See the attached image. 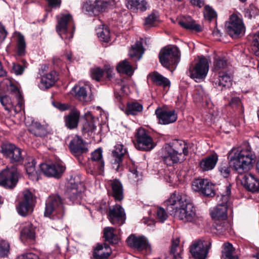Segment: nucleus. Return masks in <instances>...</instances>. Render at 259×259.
<instances>
[{
    "label": "nucleus",
    "mask_w": 259,
    "mask_h": 259,
    "mask_svg": "<svg viewBox=\"0 0 259 259\" xmlns=\"http://www.w3.org/2000/svg\"><path fill=\"white\" fill-rule=\"evenodd\" d=\"M111 253L109 246L106 244H98L94 249V259H108Z\"/></svg>",
    "instance_id": "b1692460"
},
{
    "label": "nucleus",
    "mask_w": 259,
    "mask_h": 259,
    "mask_svg": "<svg viewBox=\"0 0 259 259\" xmlns=\"http://www.w3.org/2000/svg\"><path fill=\"white\" fill-rule=\"evenodd\" d=\"M80 117V112L77 110L72 111L65 118V125L69 129H73L77 126Z\"/></svg>",
    "instance_id": "c756f323"
},
{
    "label": "nucleus",
    "mask_w": 259,
    "mask_h": 259,
    "mask_svg": "<svg viewBox=\"0 0 259 259\" xmlns=\"http://www.w3.org/2000/svg\"><path fill=\"white\" fill-rule=\"evenodd\" d=\"M113 68L108 65H105L104 70L101 69L99 67L95 68L91 70V76L94 79L99 81L103 75L104 72L107 74L108 78H111L113 76Z\"/></svg>",
    "instance_id": "c85d7f7f"
},
{
    "label": "nucleus",
    "mask_w": 259,
    "mask_h": 259,
    "mask_svg": "<svg viewBox=\"0 0 259 259\" xmlns=\"http://www.w3.org/2000/svg\"><path fill=\"white\" fill-rule=\"evenodd\" d=\"M95 4L97 15L100 12L105 11L110 6L109 2L106 0H96Z\"/></svg>",
    "instance_id": "8fccbe9b"
},
{
    "label": "nucleus",
    "mask_w": 259,
    "mask_h": 259,
    "mask_svg": "<svg viewBox=\"0 0 259 259\" xmlns=\"http://www.w3.org/2000/svg\"><path fill=\"white\" fill-rule=\"evenodd\" d=\"M21 234L26 238L33 239L35 236L34 228L31 223H25L22 229Z\"/></svg>",
    "instance_id": "79ce46f5"
},
{
    "label": "nucleus",
    "mask_w": 259,
    "mask_h": 259,
    "mask_svg": "<svg viewBox=\"0 0 259 259\" xmlns=\"http://www.w3.org/2000/svg\"><path fill=\"white\" fill-rule=\"evenodd\" d=\"M252 45L254 54L256 56H259V30L253 36Z\"/></svg>",
    "instance_id": "5fc2aeb1"
},
{
    "label": "nucleus",
    "mask_w": 259,
    "mask_h": 259,
    "mask_svg": "<svg viewBox=\"0 0 259 259\" xmlns=\"http://www.w3.org/2000/svg\"><path fill=\"white\" fill-rule=\"evenodd\" d=\"M17 54L19 56H23L25 54L26 43L24 36L20 33H17Z\"/></svg>",
    "instance_id": "de8ad7c7"
},
{
    "label": "nucleus",
    "mask_w": 259,
    "mask_h": 259,
    "mask_svg": "<svg viewBox=\"0 0 259 259\" xmlns=\"http://www.w3.org/2000/svg\"><path fill=\"white\" fill-rule=\"evenodd\" d=\"M126 6L128 9L133 11L138 9L141 11H144L147 9V2L145 0H128L126 3Z\"/></svg>",
    "instance_id": "e433bc0d"
},
{
    "label": "nucleus",
    "mask_w": 259,
    "mask_h": 259,
    "mask_svg": "<svg viewBox=\"0 0 259 259\" xmlns=\"http://www.w3.org/2000/svg\"><path fill=\"white\" fill-rule=\"evenodd\" d=\"M230 194V186H228L226 188V194L218 197L219 204L211 211L210 214L213 219L218 221H224L227 219V210Z\"/></svg>",
    "instance_id": "423d86ee"
},
{
    "label": "nucleus",
    "mask_w": 259,
    "mask_h": 259,
    "mask_svg": "<svg viewBox=\"0 0 259 259\" xmlns=\"http://www.w3.org/2000/svg\"><path fill=\"white\" fill-rule=\"evenodd\" d=\"M0 88L6 89L8 93L15 97L17 101V105L14 106V101L9 95H4L0 93V102L5 109L10 114L13 115L20 111L23 106V99L20 91L14 81L10 79L5 78L0 83Z\"/></svg>",
    "instance_id": "7ed1b4c3"
},
{
    "label": "nucleus",
    "mask_w": 259,
    "mask_h": 259,
    "mask_svg": "<svg viewBox=\"0 0 259 259\" xmlns=\"http://www.w3.org/2000/svg\"><path fill=\"white\" fill-rule=\"evenodd\" d=\"M63 208L60 197L59 196L49 197L46 201L45 215L49 217L53 213L61 214Z\"/></svg>",
    "instance_id": "4468645a"
},
{
    "label": "nucleus",
    "mask_w": 259,
    "mask_h": 259,
    "mask_svg": "<svg viewBox=\"0 0 259 259\" xmlns=\"http://www.w3.org/2000/svg\"><path fill=\"white\" fill-rule=\"evenodd\" d=\"M71 93L83 103L90 102L93 99L92 94L88 93L84 87L75 86L72 88Z\"/></svg>",
    "instance_id": "5701e85b"
},
{
    "label": "nucleus",
    "mask_w": 259,
    "mask_h": 259,
    "mask_svg": "<svg viewBox=\"0 0 259 259\" xmlns=\"http://www.w3.org/2000/svg\"><path fill=\"white\" fill-rule=\"evenodd\" d=\"M23 63H24V62H25V61H23ZM27 67V63L26 61V66L25 65L22 66L19 64H16V63H13L12 69H13L14 73L16 75H21L23 72L25 68H26Z\"/></svg>",
    "instance_id": "052dcab7"
},
{
    "label": "nucleus",
    "mask_w": 259,
    "mask_h": 259,
    "mask_svg": "<svg viewBox=\"0 0 259 259\" xmlns=\"http://www.w3.org/2000/svg\"><path fill=\"white\" fill-rule=\"evenodd\" d=\"M56 31L65 41L73 37L75 28L72 24V16L69 14H60L57 16Z\"/></svg>",
    "instance_id": "20e7f679"
},
{
    "label": "nucleus",
    "mask_w": 259,
    "mask_h": 259,
    "mask_svg": "<svg viewBox=\"0 0 259 259\" xmlns=\"http://www.w3.org/2000/svg\"><path fill=\"white\" fill-rule=\"evenodd\" d=\"M116 69L118 72L128 75H132L134 72L132 65L126 60L119 62L117 65Z\"/></svg>",
    "instance_id": "58836bf2"
},
{
    "label": "nucleus",
    "mask_w": 259,
    "mask_h": 259,
    "mask_svg": "<svg viewBox=\"0 0 259 259\" xmlns=\"http://www.w3.org/2000/svg\"><path fill=\"white\" fill-rule=\"evenodd\" d=\"M104 169V161L101 149L95 150L92 153L91 160L88 164L87 172L93 176L102 175Z\"/></svg>",
    "instance_id": "6e6552de"
},
{
    "label": "nucleus",
    "mask_w": 259,
    "mask_h": 259,
    "mask_svg": "<svg viewBox=\"0 0 259 259\" xmlns=\"http://www.w3.org/2000/svg\"><path fill=\"white\" fill-rule=\"evenodd\" d=\"M9 244L6 241L0 242V257H4L8 255L9 252Z\"/></svg>",
    "instance_id": "bf43d9fd"
},
{
    "label": "nucleus",
    "mask_w": 259,
    "mask_h": 259,
    "mask_svg": "<svg viewBox=\"0 0 259 259\" xmlns=\"http://www.w3.org/2000/svg\"><path fill=\"white\" fill-rule=\"evenodd\" d=\"M180 58V50L175 46L164 47L159 54L160 63L166 68H168L171 65L177 64L179 62Z\"/></svg>",
    "instance_id": "39448f33"
},
{
    "label": "nucleus",
    "mask_w": 259,
    "mask_h": 259,
    "mask_svg": "<svg viewBox=\"0 0 259 259\" xmlns=\"http://www.w3.org/2000/svg\"><path fill=\"white\" fill-rule=\"evenodd\" d=\"M1 152L12 163L21 162L23 159L21 149L11 143L3 144L1 146Z\"/></svg>",
    "instance_id": "9d476101"
},
{
    "label": "nucleus",
    "mask_w": 259,
    "mask_h": 259,
    "mask_svg": "<svg viewBox=\"0 0 259 259\" xmlns=\"http://www.w3.org/2000/svg\"><path fill=\"white\" fill-rule=\"evenodd\" d=\"M76 184H74L70 189L68 190L69 199L73 203H77L80 197V193L77 190Z\"/></svg>",
    "instance_id": "3c124183"
},
{
    "label": "nucleus",
    "mask_w": 259,
    "mask_h": 259,
    "mask_svg": "<svg viewBox=\"0 0 259 259\" xmlns=\"http://www.w3.org/2000/svg\"><path fill=\"white\" fill-rule=\"evenodd\" d=\"M171 149L176 152L178 155L184 159L185 156L188 154V147L184 141L182 140H175L171 145Z\"/></svg>",
    "instance_id": "7c9ffc66"
},
{
    "label": "nucleus",
    "mask_w": 259,
    "mask_h": 259,
    "mask_svg": "<svg viewBox=\"0 0 259 259\" xmlns=\"http://www.w3.org/2000/svg\"><path fill=\"white\" fill-rule=\"evenodd\" d=\"M83 9L85 10L86 12H88L90 15H97V13L96 12L95 9V2H86L83 6Z\"/></svg>",
    "instance_id": "6e6d98bb"
},
{
    "label": "nucleus",
    "mask_w": 259,
    "mask_h": 259,
    "mask_svg": "<svg viewBox=\"0 0 259 259\" xmlns=\"http://www.w3.org/2000/svg\"><path fill=\"white\" fill-rule=\"evenodd\" d=\"M17 259H39V258L37 255L29 252L19 256Z\"/></svg>",
    "instance_id": "69168bd1"
},
{
    "label": "nucleus",
    "mask_w": 259,
    "mask_h": 259,
    "mask_svg": "<svg viewBox=\"0 0 259 259\" xmlns=\"http://www.w3.org/2000/svg\"><path fill=\"white\" fill-rule=\"evenodd\" d=\"M178 246V242L177 241H174L172 244L170 249V253L173 255L174 258L175 259L181 258L180 254L177 252Z\"/></svg>",
    "instance_id": "0e129e2a"
},
{
    "label": "nucleus",
    "mask_w": 259,
    "mask_h": 259,
    "mask_svg": "<svg viewBox=\"0 0 259 259\" xmlns=\"http://www.w3.org/2000/svg\"><path fill=\"white\" fill-rule=\"evenodd\" d=\"M156 217L159 222H163L167 219L168 215L164 209L159 207L156 211Z\"/></svg>",
    "instance_id": "680f3d73"
},
{
    "label": "nucleus",
    "mask_w": 259,
    "mask_h": 259,
    "mask_svg": "<svg viewBox=\"0 0 259 259\" xmlns=\"http://www.w3.org/2000/svg\"><path fill=\"white\" fill-rule=\"evenodd\" d=\"M161 158L167 165H171L174 163L180 162L183 160L182 157L177 154L171 149L170 144H166L164 148L162 149Z\"/></svg>",
    "instance_id": "dca6fc26"
},
{
    "label": "nucleus",
    "mask_w": 259,
    "mask_h": 259,
    "mask_svg": "<svg viewBox=\"0 0 259 259\" xmlns=\"http://www.w3.org/2000/svg\"><path fill=\"white\" fill-rule=\"evenodd\" d=\"M35 200L33 194L28 189L25 190L23 191V199L22 201L26 202L27 203L33 205L34 201Z\"/></svg>",
    "instance_id": "864d4df0"
},
{
    "label": "nucleus",
    "mask_w": 259,
    "mask_h": 259,
    "mask_svg": "<svg viewBox=\"0 0 259 259\" xmlns=\"http://www.w3.org/2000/svg\"><path fill=\"white\" fill-rule=\"evenodd\" d=\"M258 15L259 9L253 5H250L245 11V17L250 19Z\"/></svg>",
    "instance_id": "603ef678"
},
{
    "label": "nucleus",
    "mask_w": 259,
    "mask_h": 259,
    "mask_svg": "<svg viewBox=\"0 0 259 259\" xmlns=\"http://www.w3.org/2000/svg\"><path fill=\"white\" fill-rule=\"evenodd\" d=\"M144 53L142 43L141 41H137L129 50V56L136 60H139Z\"/></svg>",
    "instance_id": "72a5a7b5"
},
{
    "label": "nucleus",
    "mask_w": 259,
    "mask_h": 259,
    "mask_svg": "<svg viewBox=\"0 0 259 259\" xmlns=\"http://www.w3.org/2000/svg\"><path fill=\"white\" fill-rule=\"evenodd\" d=\"M219 170L224 178H227L230 174V168L226 163H222L219 167Z\"/></svg>",
    "instance_id": "e2e57ef3"
},
{
    "label": "nucleus",
    "mask_w": 259,
    "mask_h": 259,
    "mask_svg": "<svg viewBox=\"0 0 259 259\" xmlns=\"http://www.w3.org/2000/svg\"><path fill=\"white\" fill-rule=\"evenodd\" d=\"M235 253V249L232 245L229 243L224 244V250L222 252V257L224 258Z\"/></svg>",
    "instance_id": "4d7b16f0"
},
{
    "label": "nucleus",
    "mask_w": 259,
    "mask_h": 259,
    "mask_svg": "<svg viewBox=\"0 0 259 259\" xmlns=\"http://www.w3.org/2000/svg\"><path fill=\"white\" fill-rule=\"evenodd\" d=\"M243 186L249 191L253 193L259 191V179L251 174H245L241 181Z\"/></svg>",
    "instance_id": "412c9836"
},
{
    "label": "nucleus",
    "mask_w": 259,
    "mask_h": 259,
    "mask_svg": "<svg viewBox=\"0 0 259 259\" xmlns=\"http://www.w3.org/2000/svg\"><path fill=\"white\" fill-rule=\"evenodd\" d=\"M18 180V174L15 167L7 168L0 172V185L5 188L14 187Z\"/></svg>",
    "instance_id": "9b49d317"
},
{
    "label": "nucleus",
    "mask_w": 259,
    "mask_h": 259,
    "mask_svg": "<svg viewBox=\"0 0 259 259\" xmlns=\"http://www.w3.org/2000/svg\"><path fill=\"white\" fill-rule=\"evenodd\" d=\"M108 218L113 225L120 226L123 224L125 220L124 209L119 205L113 206L109 209Z\"/></svg>",
    "instance_id": "2eb2a0df"
},
{
    "label": "nucleus",
    "mask_w": 259,
    "mask_h": 259,
    "mask_svg": "<svg viewBox=\"0 0 259 259\" xmlns=\"http://www.w3.org/2000/svg\"><path fill=\"white\" fill-rule=\"evenodd\" d=\"M209 243L198 241L191 246L190 252L192 256L197 259H205L209 249Z\"/></svg>",
    "instance_id": "f3484780"
},
{
    "label": "nucleus",
    "mask_w": 259,
    "mask_h": 259,
    "mask_svg": "<svg viewBox=\"0 0 259 259\" xmlns=\"http://www.w3.org/2000/svg\"><path fill=\"white\" fill-rule=\"evenodd\" d=\"M27 162L25 164V169L27 174L31 177L34 176L36 175L35 170V160L31 157L27 158Z\"/></svg>",
    "instance_id": "09e8293b"
},
{
    "label": "nucleus",
    "mask_w": 259,
    "mask_h": 259,
    "mask_svg": "<svg viewBox=\"0 0 259 259\" xmlns=\"http://www.w3.org/2000/svg\"><path fill=\"white\" fill-rule=\"evenodd\" d=\"M57 79L56 72L51 71L42 77L39 87L43 90L48 89L54 84Z\"/></svg>",
    "instance_id": "cd10ccee"
},
{
    "label": "nucleus",
    "mask_w": 259,
    "mask_h": 259,
    "mask_svg": "<svg viewBox=\"0 0 259 259\" xmlns=\"http://www.w3.org/2000/svg\"><path fill=\"white\" fill-rule=\"evenodd\" d=\"M50 7L53 8L60 7L61 4V0H46Z\"/></svg>",
    "instance_id": "338daca9"
},
{
    "label": "nucleus",
    "mask_w": 259,
    "mask_h": 259,
    "mask_svg": "<svg viewBox=\"0 0 259 259\" xmlns=\"http://www.w3.org/2000/svg\"><path fill=\"white\" fill-rule=\"evenodd\" d=\"M97 35L101 41L108 42L110 40V32L108 28L103 25L100 26L96 29Z\"/></svg>",
    "instance_id": "ea45409f"
},
{
    "label": "nucleus",
    "mask_w": 259,
    "mask_h": 259,
    "mask_svg": "<svg viewBox=\"0 0 259 259\" xmlns=\"http://www.w3.org/2000/svg\"><path fill=\"white\" fill-rule=\"evenodd\" d=\"M17 210L20 215L25 217L33 211V205L21 201L17 206Z\"/></svg>",
    "instance_id": "a19ab883"
},
{
    "label": "nucleus",
    "mask_w": 259,
    "mask_h": 259,
    "mask_svg": "<svg viewBox=\"0 0 259 259\" xmlns=\"http://www.w3.org/2000/svg\"><path fill=\"white\" fill-rule=\"evenodd\" d=\"M126 242L129 246L138 251L150 250V246L147 239L144 237H137L135 235H132L127 238Z\"/></svg>",
    "instance_id": "6ab92c4d"
},
{
    "label": "nucleus",
    "mask_w": 259,
    "mask_h": 259,
    "mask_svg": "<svg viewBox=\"0 0 259 259\" xmlns=\"http://www.w3.org/2000/svg\"><path fill=\"white\" fill-rule=\"evenodd\" d=\"M215 84L217 87L221 88H229L232 85V79L231 76L226 72L219 73L218 78L215 81Z\"/></svg>",
    "instance_id": "473e14b6"
},
{
    "label": "nucleus",
    "mask_w": 259,
    "mask_h": 259,
    "mask_svg": "<svg viewBox=\"0 0 259 259\" xmlns=\"http://www.w3.org/2000/svg\"><path fill=\"white\" fill-rule=\"evenodd\" d=\"M218 160V155L211 154L204 159L200 162L199 166L203 171H208L212 169L215 166Z\"/></svg>",
    "instance_id": "bb28decb"
},
{
    "label": "nucleus",
    "mask_w": 259,
    "mask_h": 259,
    "mask_svg": "<svg viewBox=\"0 0 259 259\" xmlns=\"http://www.w3.org/2000/svg\"><path fill=\"white\" fill-rule=\"evenodd\" d=\"M164 203L167 209L179 220L184 222H196L195 208L186 196L173 193Z\"/></svg>",
    "instance_id": "f257e3e1"
},
{
    "label": "nucleus",
    "mask_w": 259,
    "mask_h": 259,
    "mask_svg": "<svg viewBox=\"0 0 259 259\" xmlns=\"http://www.w3.org/2000/svg\"><path fill=\"white\" fill-rule=\"evenodd\" d=\"M207 189L204 190V192L206 194V196L212 197L215 195L214 186L213 184L206 179H196L195 180L192 185V189L195 191L199 192L202 190L203 186H207Z\"/></svg>",
    "instance_id": "aec40b11"
},
{
    "label": "nucleus",
    "mask_w": 259,
    "mask_h": 259,
    "mask_svg": "<svg viewBox=\"0 0 259 259\" xmlns=\"http://www.w3.org/2000/svg\"><path fill=\"white\" fill-rule=\"evenodd\" d=\"M136 141L135 147L137 149L141 150H151L155 146L152 138L148 134L146 130L142 128L139 129L137 131Z\"/></svg>",
    "instance_id": "f8f14e48"
},
{
    "label": "nucleus",
    "mask_w": 259,
    "mask_h": 259,
    "mask_svg": "<svg viewBox=\"0 0 259 259\" xmlns=\"http://www.w3.org/2000/svg\"><path fill=\"white\" fill-rule=\"evenodd\" d=\"M85 122L83 124L82 131L84 133H88L92 136L96 130V126L94 123V117L90 111L87 112L84 115Z\"/></svg>",
    "instance_id": "393cba45"
},
{
    "label": "nucleus",
    "mask_w": 259,
    "mask_h": 259,
    "mask_svg": "<svg viewBox=\"0 0 259 259\" xmlns=\"http://www.w3.org/2000/svg\"><path fill=\"white\" fill-rule=\"evenodd\" d=\"M155 113L160 124H168L173 123L177 119V115L174 110H167L158 107L156 109Z\"/></svg>",
    "instance_id": "a211bd4d"
},
{
    "label": "nucleus",
    "mask_w": 259,
    "mask_h": 259,
    "mask_svg": "<svg viewBox=\"0 0 259 259\" xmlns=\"http://www.w3.org/2000/svg\"><path fill=\"white\" fill-rule=\"evenodd\" d=\"M183 28L192 30H195L197 32L201 31V28L199 24H196L195 21L189 16L184 17L178 22Z\"/></svg>",
    "instance_id": "2f4dec72"
},
{
    "label": "nucleus",
    "mask_w": 259,
    "mask_h": 259,
    "mask_svg": "<svg viewBox=\"0 0 259 259\" xmlns=\"http://www.w3.org/2000/svg\"><path fill=\"white\" fill-rule=\"evenodd\" d=\"M230 164L238 174L247 172L252 167L255 155L248 144H244L230 154Z\"/></svg>",
    "instance_id": "f03ea898"
},
{
    "label": "nucleus",
    "mask_w": 259,
    "mask_h": 259,
    "mask_svg": "<svg viewBox=\"0 0 259 259\" xmlns=\"http://www.w3.org/2000/svg\"><path fill=\"white\" fill-rule=\"evenodd\" d=\"M29 132L35 136L42 137L47 135L45 127L37 121H32L29 127Z\"/></svg>",
    "instance_id": "f704fd0d"
},
{
    "label": "nucleus",
    "mask_w": 259,
    "mask_h": 259,
    "mask_svg": "<svg viewBox=\"0 0 259 259\" xmlns=\"http://www.w3.org/2000/svg\"><path fill=\"white\" fill-rule=\"evenodd\" d=\"M225 26L228 33L232 37L241 36L245 31L242 19L236 14L231 16L229 21L226 23Z\"/></svg>",
    "instance_id": "0eeeda50"
},
{
    "label": "nucleus",
    "mask_w": 259,
    "mask_h": 259,
    "mask_svg": "<svg viewBox=\"0 0 259 259\" xmlns=\"http://www.w3.org/2000/svg\"><path fill=\"white\" fill-rule=\"evenodd\" d=\"M42 172L47 177L59 178L65 170V166L60 162L45 163L40 164Z\"/></svg>",
    "instance_id": "ddd939ff"
},
{
    "label": "nucleus",
    "mask_w": 259,
    "mask_h": 259,
    "mask_svg": "<svg viewBox=\"0 0 259 259\" xmlns=\"http://www.w3.org/2000/svg\"><path fill=\"white\" fill-rule=\"evenodd\" d=\"M143 109L142 104L137 102L128 103L126 105L125 113L126 114L137 115Z\"/></svg>",
    "instance_id": "4c0bfd02"
},
{
    "label": "nucleus",
    "mask_w": 259,
    "mask_h": 259,
    "mask_svg": "<svg viewBox=\"0 0 259 259\" xmlns=\"http://www.w3.org/2000/svg\"><path fill=\"white\" fill-rule=\"evenodd\" d=\"M69 149L71 152L75 156L85 153L88 151L82 140L77 136L70 141Z\"/></svg>",
    "instance_id": "4be33fe9"
},
{
    "label": "nucleus",
    "mask_w": 259,
    "mask_h": 259,
    "mask_svg": "<svg viewBox=\"0 0 259 259\" xmlns=\"http://www.w3.org/2000/svg\"><path fill=\"white\" fill-rule=\"evenodd\" d=\"M159 22L158 15L157 13L153 12L145 19L144 26L146 29L154 27Z\"/></svg>",
    "instance_id": "49530a36"
},
{
    "label": "nucleus",
    "mask_w": 259,
    "mask_h": 259,
    "mask_svg": "<svg viewBox=\"0 0 259 259\" xmlns=\"http://www.w3.org/2000/svg\"><path fill=\"white\" fill-rule=\"evenodd\" d=\"M228 64L226 60L220 57L215 58L213 63V71L224 72H226Z\"/></svg>",
    "instance_id": "a18cd8bd"
},
{
    "label": "nucleus",
    "mask_w": 259,
    "mask_h": 259,
    "mask_svg": "<svg viewBox=\"0 0 259 259\" xmlns=\"http://www.w3.org/2000/svg\"><path fill=\"white\" fill-rule=\"evenodd\" d=\"M112 196L116 201H121L123 198V189L121 183L114 180L111 183Z\"/></svg>",
    "instance_id": "c9c22d12"
},
{
    "label": "nucleus",
    "mask_w": 259,
    "mask_h": 259,
    "mask_svg": "<svg viewBox=\"0 0 259 259\" xmlns=\"http://www.w3.org/2000/svg\"><path fill=\"white\" fill-rule=\"evenodd\" d=\"M114 229L112 227H106L104 229V236L105 240L113 244L118 242V238L114 233Z\"/></svg>",
    "instance_id": "37998d69"
},
{
    "label": "nucleus",
    "mask_w": 259,
    "mask_h": 259,
    "mask_svg": "<svg viewBox=\"0 0 259 259\" xmlns=\"http://www.w3.org/2000/svg\"><path fill=\"white\" fill-rule=\"evenodd\" d=\"M151 79L155 83L158 85L166 87L170 85V81L168 79L158 72H154L151 75Z\"/></svg>",
    "instance_id": "c03bdc74"
},
{
    "label": "nucleus",
    "mask_w": 259,
    "mask_h": 259,
    "mask_svg": "<svg viewBox=\"0 0 259 259\" xmlns=\"http://www.w3.org/2000/svg\"><path fill=\"white\" fill-rule=\"evenodd\" d=\"M204 16L205 19L211 21L217 17L215 12L209 6H205L204 11Z\"/></svg>",
    "instance_id": "13d9d810"
},
{
    "label": "nucleus",
    "mask_w": 259,
    "mask_h": 259,
    "mask_svg": "<svg viewBox=\"0 0 259 259\" xmlns=\"http://www.w3.org/2000/svg\"><path fill=\"white\" fill-rule=\"evenodd\" d=\"M126 149L124 148L122 144H116L112 151V154L115 158L113 163V167L117 170L119 167V164L122 161L123 156L126 153Z\"/></svg>",
    "instance_id": "a878e982"
},
{
    "label": "nucleus",
    "mask_w": 259,
    "mask_h": 259,
    "mask_svg": "<svg viewBox=\"0 0 259 259\" xmlns=\"http://www.w3.org/2000/svg\"><path fill=\"white\" fill-rule=\"evenodd\" d=\"M209 69V60L204 57L199 58L198 61L189 68V76L193 79H203L206 76Z\"/></svg>",
    "instance_id": "1a4fd4ad"
},
{
    "label": "nucleus",
    "mask_w": 259,
    "mask_h": 259,
    "mask_svg": "<svg viewBox=\"0 0 259 259\" xmlns=\"http://www.w3.org/2000/svg\"><path fill=\"white\" fill-rule=\"evenodd\" d=\"M197 94H198V96L199 97H200V98L202 100H204L205 99H207V97H208V95L206 94L203 88H202V87L201 86H199L197 87Z\"/></svg>",
    "instance_id": "774afa93"
}]
</instances>
